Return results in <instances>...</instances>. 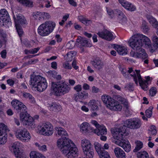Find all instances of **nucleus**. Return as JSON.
<instances>
[{
    "label": "nucleus",
    "instance_id": "1",
    "mask_svg": "<svg viewBox=\"0 0 158 158\" xmlns=\"http://www.w3.org/2000/svg\"><path fill=\"white\" fill-rule=\"evenodd\" d=\"M55 129L56 135L61 137L58 139L57 142L58 148L62 150L63 153L67 158L77 157L78 154V149L73 142L68 138L66 131L60 127H55Z\"/></svg>",
    "mask_w": 158,
    "mask_h": 158
},
{
    "label": "nucleus",
    "instance_id": "2",
    "mask_svg": "<svg viewBox=\"0 0 158 158\" xmlns=\"http://www.w3.org/2000/svg\"><path fill=\"white\" fill-rule=\"evenodd\" d=\"M69 85L63 81L57 82H52L51 89L54 94L56 96H60L69 93L71 89L70 85H74L75 81L70 79L69 80Z\"/></svg>",
    "mask_w": 158,
    "mask_h": 158
},
{
    "label": "nucleus",
    "instance_id": "3",
    "mask_svg": "<svg viewBox=\"0 0 158 158\" xmlns=\"http://www.w3.org/2000/svg\"><path fill=\"white\" fill-rule=\"evenodd\" d=\"M129 46L133 49L137 50L144 44L148 48L151 46L150 39L147 36L141 34H136L130 38L128 42Z\"/></svg>",
    "mask_w": 158,
    "mask_h": 158
},
{
    "label": "nucleus",
    "instance_id": "4",
    "mask_svg": "<svg viewBox=\"0 0 158 158\" xmlns=\"http://www.w3.org/2000/svg\"><path fill=\"white\" fill-rule=\"evenodd\" d=\"M111 131L113 136L117 139L115 143L122 147L126 152H129L131 148L130 144L127 140L124 139L123 137L126 130L123 127L114 128L112 129Z\"/></svg>",
    "mask_w": 158,
    "mask_h": 158
},
{
    "label": "nucleus",
    "instance_id": "5",
    "mask_svg": "<svg viewBox=\"0 0 158 158\" xmlns=\"http://www.w3.org/2000/svg\"><path fill=\"white\" fill-rule=\"evenodd\" d=\"M30 81L32 86L40 92L44 90L48 86L46 79L40 75H32Z\"/></svg>",
    "mask_w": 158,
    "mask_h": 158
},
{
    "label": "nucleus",
    "instance_id": "6",
    "mask_svg": "<svg viewBox=\"0 0 158 158\" xmlns=\"http://www.w3.org/2000/svg\"><path fill=\"white\" fill-rule=\"evenodd\" d=\"M103 102L106 104L107 107L112 110L120 111L122 106L119 102L115 100L110 96L104 94L101 97Z\"/></svg>",
    "mask_w": 158,
    "mask_h": 158
},
{
    "label": "nucleus",
    "instance_id": "7",
    "mask_svg": "<svg viewBox=\"0 0 158 158\" xmlns=\"http://www.w3.org/2000/svg\"><path fill=\"white\" fill-rule=\"evenodd\" d=\"M55 26L54 22L51 21H46L39 27L38 33L42 36H48L53 31Z\"/></svg>",
    "mask_w": 158,
    "mask_h": 158
},
{
    "label": "nucleus",
    "instance_id": "8",
    "mask_svg": "<svg viewBox=\"0 0 158 158\" xmlns=\"http://www.w3.org/2000/svg\"><path fill=\"white\" fill-rule=\"evenodd\" d=\"M40 134L49 136L52 135L54 129L52 125L49 122L43 123L39 126L38 128Z\"/></svg>",
    "mask_w": 158,
    "mask_h": 158
},
{
    "label": "nucleus",
    "instance_id": "9",
    "mask_svg": "<svg viewBox=\"0 0 158 158\" xmlns=\"http://www.w3.org/2000/svg\"><path fill=\"white\" fill-rule=\"evenodd\" d=\"M15 134L16 137L18 139L24 142H28L31 137L29 131L25 128L17 129L15 131Z\"/></svg>",
    "mask_w": 158,
    "mask_h": 158
},
{
    "label": "nucleus",
    "instance_id": "10",
    "mask_svg": "<svg viewBox=\"0 0 158 158\" xmlns=\"http://www.w3.org/2000/svg\"><path fill=\"white\" fill-rule=\"evenodd\" d=\"M20 117L23 125L26 127L35 128V125L33 118L28 114L27 111L23 113H20Z\"/></svg>",
    "mask_w": 158,
    "mask_h": 158
},
{
    "label": "nucleus",
    "instance_id": "11",
    "mask_svg": "<svg viewBox=\"0 0 158 158\" xmlns=\"http://www.w3.org/2000/svg\"><path fill=\"white\" fill-rule=\"evenodd\" d=\"M141 125V121L137 118H134L128 119L126 120L124 123V125L123 127H123L125 129V127H127L131 129H136L140 127Z\"/></svg>",
    "mask_w": 158,
    "mask_h": 158
},
{
    "label": "nucleus",
    "instance_id": "12",
    "mask_svg": "<svg viewBox=\"0 0 158 158\" xmlns=\"http://www.w3.org/2000/svg\"><path fill=\"white\" fill-rule=\"evenodd\" d=\"M11 25V22L9 15L7 11L5 9L0 10V25L1 26L9 27Z\"/></svg>",
    "mask_w": 158,
    "mask_h": 158
},
{
    "label": "nucleus",
    "instance_id": "13",
    "mask_svg": "<svg viewBox=\"0 0 158 158\" xmlns=\"http://www.w3.org/2000/svg\"><path fill=\"white\" fill-rule=\"evenodd\" d=\"M20 143L19 142H15L9 146V149L13 152L16 158H21L22 152L20 149Z\"/></svg>",
    "mask_w": 158,
    "mask_h": 158
},
{
    "label": "nucleus",
    "instance_id": "14",
    "mask_svg": "<svg viewBox=\"0 0 158 158\" xmlns=\"http://www.w3.org/2000/svg\"><path fill=\"white\" fill-rule=\"evenodd\" d=\"M11 105L14 110L20 112V113H23L26 111V106L23 103L17 100H13L11 102Z\"/></svg>",
    "mask_w": 158,
    "mask_h": 158
},
{
    "label": "nucleus",
    "instance_id": "15",
    "mask_svg": "<svg viewBox=\"0 0 158 158\" xmlns=\"http://www.w3.org/2000/svg\"><path fill=\"white\" fill-rule=\"evenodd\" d=\"M91 123L96 127L94 131V133L98 135H106L107 134V129L106 127L103 125H100L95 120H92Z\"/></svg>",
    "mask_w": 158,
    "mask_h": 158
},
{
    "label": "nucleus",
    "instance_id": "16",
    "mask_svg": "<svg viewBox=\"0 0 158 158\" xmlns=\"http://www.w3.org/2000/svg\"><path fill=\"white\" fill-rule=\"evenodd\" d=\"M137 74L138 78V80L139 85L144 90H147L148 89V82L151 81L150 77L149 76L145 77V80H143L140 74V71L139 70H135Z\"/></svg>",
    "mask_w": 158,
    "mask_h": 158
},
{
    "label": "nucleus",
    "instance_id": "17",
    "mask_svg": "<svg viewBox=\"0 0 158 158\" xmlns=\"http://www.w3.org/2000/svg\"><path fill=\"white\" fill-rule=\"evenodd\" d=\"M7 127L4 124H0V145H3L7 140V134L6 128Z\"/></svg>",
    "mask_w": 158,
    "mask_h": 158
},
{
    "label": "nucleus",
    "instance_id": "18",
    "mask_svg": "<svg viewBox=\"0 0 158 158\" xmlns=\"http://www.w3.org/2000/svg\"><path fill=\"white\" fill-rule=\"evenodd\" d=\"M138 51L135 52L131 51L130 52L131 56L135 58H141L145 59L148 57V55L146 53L144 49L141 48L140 49L136 50Z\"/></svg>",
    "mask_w": 158,
    "mask_h": 158
},
{
    "label": "nucleus",
    "instance_id": "19",
    "mask_svg": "<svg viewBox=\"0 0 158 158\" xmlns=\"http://www.w3.org/2000/svg\"><path fill=\"white\" fill-rule=\"evenodd\" d=\"M97 34L100 37L108 41H110L115 38L112 32L108 31L99 32Z\"/></svg>",
    "mask_w": 158,
    "mask_h": 158
},
{
    "label": "nucleus",
    "instance_id": "20",
    "mask_svg": "<svg viewBox=\"0 0 158 158\" xmlns=\"http://www.w3.org/2000/svg\"><path fill=\"white\" fill-rule=\"evenodd\" d=\"M88 96V94L85 91H83L81 92L75 94L73 98L76 102H82V101L87 98Z\"/></svg>",
    "mask_w": 158,
    "mask_h": 158
},
{
    "label": "nucleus",
    "instance_id": "21",
    "mask_svg": "<svg viewBox=\"0 0 158 158\" xmlns=\"http://www.w3.org/2000/svg\"><path fill=\"white\" fill-rule=\"evenodd\" d=\"M90 63L94 68L98 70L102 69L104 66L103 62L99 58H97L91 61Z\"/></svg>",
    "mask_w": 158,
    "mask_h": 158
},
{
    "label": "nucleus",
    "instance_id": "22",
    "mask_svg": "<svg viewBox=\"0 0 158 158\" xmlns=\"http://www.w3.org/2000/svg\"><path fill=\"white\" fill-rule=\"evenodd\" d=\"M13 18L15 25H23L26 23V20L24 17L21 14H19L17 15L16 18L15 15L13 16Z\"/></svg>",
    "mask_w": 158,
    "mask_h": 158
},
{
    "label": "nucleus",
    "instance_id": "23",
    "mask_svg": "<svg viewBox=\"0 0 158 158\" xmlns=\"http://www.w3.org/2000/svg\"><path fill=\"white\" fill-rule=\"evenodd\" d=\"M80 131L82 133H89L90 130H92L90 125L87 122H84L81 124L80 127Z\"/></svg>",
    "mask_w": 158,
    "mask_h": 158
},
{
    "label": "nucleus",
    "instance_id": "24",
    "mask_svg": "<svg viewBox=\"0 0 158 158\" xmlns=\"http://www.w3.org/2000/svg\"><path fill=\"white\" fill-rule=\"evenodd\" d=\"M128 69V77L127 78H130L131 77H132L135 84L137 85H138V78L136 72L135 73V72L133 71V68H129Z\"/></svg>",
    "mask_w": 158,
    "mask_h": 158
},
{
    "label": "nucleus",
    "instance_id": "25",
    "mask_svg": "<svg viewBox=\"0 0 158 158\" xmlns=\"http://www.w3.org/2000/svg\"><path fill=\"white\" fill-rule=\"evenodd\" d=\"M114 48L120 55H126L127 54V50L125 47L118 45H114Z\"/></svg>",
    "mask_w": 158,
    "mask_h": 158
},
{
    "label": "nucleus",
    "instance_id": "26",
    "mask_svg": "<svg viewBox=\"0 0 158 158\" xmlns=\"http://www.w3.org/2000/svg\"><path fill=\"white\" fill-rule=\"evenodd\" d=\"M116 11L118 13L117 20L119 23L122 24L126 23L127 19L122 11L118 9H117Z\"/></svg>",
    "mask_w": 158,
    "mask_h": 158
},
{
    "label": "nucleus",
    "instance_id": "27",
    "mask_svg": "<svg viewBox=\"0 0 158 158\" xmlns=\"http://www.w3.org/2000/svg\"><path fill=\"white\" fill-rule=\"evenodd\" d=\"M81 143L83 151L93 148V146L90 141L86 139H82Z\"/></svg>",
    "mask_w": 158,
    "mask_h": 158
},
{
    "label": "nucleus",
    "instance_id": "28",
    "mask_svg": "<svg viewBox=\"0 0 158 158\" xmlns=\"http://www.w3.org/2000/svg\"><path fill=\"white\" fill-rule=\"evenodd\" d=\"M114 152L117 158H126L125 152L121 148H116L114 149Z\"/></svg>",
    "mask_w": 158,
    "mask_h": 158
},
{
    "label": "nucleus",
    "instance_id": "29",
    "mask_svg": "<svg viewBox=\"0 0 158 158\" xmlns=\"http://www.w3.org/2000/svg\"><path fill=\"white\" fill-rule=\"evenodd\" d=\"M47 106L50 110L55 111L56 112L60 110L61 108L60 105L54 102L48 104Z\"/></svg>",
    "mask_w": 158,
    "mask_h": 158
},
{
    "label": "nucleus",
    "instance_id": "30",
    "mask_svg": "<svg viewBox=\"0 0 158 158\" xmlns=\"http://www.w3.org/2000/svg\"><path fill=\"white\" fill-rule=\"evenodd\" d=\"M77 41L80 43L83 46L91 47L92 46V44L90 42L86 40L81 38V37H78Z\"/></svg>",
    "mask_w": 158,
    "mask_h": 158
},
{
    "label": "nucleus",
    "instance_id": "31",
    "mask_svg": "<svg viewBox=\"0 0 158 158\" xmlns=\"http://www.w3.org/2000/svg\"><path fill=\"white\" fill-rule=\"evenodd\" d=\"M83 152L85 158H93L94 155L93 148L83 151Z\"/></svg>",
    "mask_w": 158,
    "mask_h": 158
},
{
    "label": "nucleus",
    "instance_id": "32",
    "mask_svg": "<svg viewBox=\"0 0 158 158\" xmlns=\"http://www.w3.org/2000/svg\"><path fill=\"white\" fill-rule=\"evenodd\" d=\"M88 105L91 108L92 111H97L98 110V104L95 100L93 99L90 100L88 103Z\"/></svg>",
    "mask_w": 158,
    "mask_h": 158
},
{
    "label": "nucleus",
    "instance_id": "33",
    "mask_svg": "<svg viewBox=\"0 0 158 158\" xmlns=\"http://www.w3.org/2000/svg\"><path fill=\"white\" fill-rule=\"evenodd\" d=\"M30 157L31 158H46L42 154L36 151L31 152Z\"/></svg>",
    "mask_w": 158,
    "mask_h": 158
},
{
    "label": "nucleus",
    "instance_id": "34",
    "mask_svg": "<svg viewBox=\"0 0 158 158\" xmlns=\"http://www.w3.org/2000/svg\"><path fill=\"white\" fill-rule=\"evenodd\" d=\"M17 1L23 5L27 7H32L33 6V2L29 0H17Z\"/></svg>",
    "mask_w": 158,
    "mask_h": 158
},
{
    "label": "nucleus",
    "instance_id": "35",
    "mask_svg": "<svg viewBox=\"0 0 158 158\" xmlns=\"http://www.w3.org/2000/svg\"><path fill=\"white\" fill-rule=\"evenodd\" d=\"M94 148L98 154L99 155L102 151L105 150L104 149L101 147V144L98 142H95L94 144Z\"/></svg>",
    "mask_w": 158,
    "mask_h": 158
},
{
    "label": "nucleus",
    "instance_id": "36",
    "mask_svg": "<svg viewBox=\"0 0 158 158\" xmlns=\"http://www.w3.org/2000/svg\"><path fill=\"white\" fill-rule=\"evenodd\" d=\"M136 147L133 150V152H136L140 150L143 147V143L139 141H137L135 142Z\"/></svg>",
    "mask_w": 158,
    "mask_h": 158
},
{
    "label": "nucleus",
    "instance_id": "37",
    "mask_svg": "<svg viewBox=\"0 0 158 158\" xmlns=\"http://www.w3.org/2000/svg\"><path fill=\"white\" fill-rule=\"evenodd\" d=\"M117 9H116L114 10H113L107 8V12L110 17L113 18L116 15H118V13L116 11Z\"/></svg>",
    "mask_w": 158,
    "mask_h": 158
},
{
    "label": "nucleus",
    "instance_id": "38",
    "mask_svg": "<svg viewBox=\"0 0 158 158\" xmlns=\"http://www.w3.org/2000/svg\"><path fill=\"white\" fill-rule=\"evenodd\" d=\"M157 133L156 127L155 126L152 125L150 126L148 132V134L150 136L155 135Z\"/></svg>",
    "mask_w": 158,
    "mask_h": 158
},
{
    "label": "nucleus",
    "instance_id": "39",
    "mask_svg": "<svg viewBox=\"0 0 158 158\" xmlns=\"http://www.w3.org/2000/svg\"><path fill=\"white\" fill-rule=\"evenodd\" d=\"M118 1L121 5L127 10L128 6L129 5L130 2L125 0H118Z\"/></svg>",
    "mask_w": 158,
    "mask_h": 158
},
{
    "label": "nucleus",
    "instance_id": "40",
    "mask_svg": "<svg viewBox=\"0 0 158 158\" xmlns=\"http://www.w3.org/2000/svg\"><path fill=\"white\" fill-rule=\"evenodd\" d=\"M141 29L144 33L148 32L149 30V28L147 25V23L145 21L142 22V24L141 26Z\"/></svg>",
    "mask_w": 158,
    "mask_h": 158
},
{
    "label": "nucleus",
    "instance_id": "41",
    "mask_svg": "<svg viewBox=\"0 0 158 158\" xmlns=\"http://www.w3.org/2000/svg\"><path fill=\"white\" fill-rule=\"evenodd\" d=\"M33 18L36 20L41 21V12H36L33 13L32 15Z\"/></svg>",
    "mask_w": 158,
    "mask_h": 158
},
{
    "label": "nucleus",
    "instance_id": "42",
    "mask_svg": "<svg viewBox=\"0 0 158 158\" xmlns=\"http://www.w3.org/2000/svg\"><path fill=\"white\" fill-rule=\"evenodd\" d=\"M35 145L39 149L42 151H46L47 150V147L45 145H41L38 143H35Z\"/></svg>",
    "mask_w": 158,
    "mask_h": 158
},
{
    "label": "nucleus",
    "instance_id": "43",
    "mask_svg": "<svg viewBox=\"0 0 158 158\" xmlns=\"http://www.w3.org/2000/svg\"><path fill=\"white\" fill-rule=\"evenodd\" d=\"M99 155L100 158H110L109 153L105 150H103V151Z\"/></svg>",
    "mask_w": 158,
    "mask_h": 158
},
{
    "label": "nucleus",
    "instance_id": "44",
    "mask_svg": "<svg viewBox=\"0 0 158 158\" xmlns=\"http://www.w3.org/2000/svg\"><path fill=\"white\" fill-rule=\"evenodd\" d=\"M18 34L20 37H21L23 34V31L21 27V25H15Z\"/></svg>",
    "mask_w": 158,
    "mask_h": 158
},
{
    "label": "nucleus",
    "instance_id": "45",
    "mask_svg": "<svg viewBox=\"0 0 158 158\" xmlns=\"http://www.w3.org/2000/svg\"><path fill=\"white\" fill-rule=\"evenodd\" d=\"M139 158H149L148 153L146 151L141 152L138 155Z\"/></svg>",
    "mask_w": 158,
    "mask_h": 158
},
{
    "label": "nucleus",
    "instance_id": "46",
    "mask_svg": "<svg viewBox=\"0 0 158 158\" xmlns=\"http://www.w3.org/2000/svg\"><path fill=\"white\" fill-rule=\"evenodd\" d=\"M152 106H150L145 111L146 115L148 118H150L152 115V110L153 109Z\"/></svg>",
    "mask_w": 158,
    "mask_h": 158
},
{
    "label": "nucleus",
    "instance_id": "47",
    "mask_svg": "<svg viewBox=\"0 0 158 158\" xmlns=\"http://www.w3.org/2000/svg\"><path fill=\"white\" fill-rule=\"evenodd\" d=\"M41 17L42 18L41 19V21L49 19L50 17V16L49 14L47 13L44 12H41Z\"/></svg>",
    "mask_w": 158,
    "mask_h": 158
},
{
    "label": "nucleus",
    "instance_id": "48",
    "mask_svg": "<svg viewBox=\"0 0 158 158\" xmlns=\"http://www.w3.org/2000/svg\"><path fill=\"white\" fill-rule=\"evenodd\" d=\"M152 40L154 46L158 48V37L156 35H154L152 37Z\"/></svg>",
    "mask_w": 158,
    "mask_h": 158
},
{
    "label": "nucleus",
    "instance_id": "49",
    "mask_svg": "<svg viewBox=\"0 0 158 158\" xmlns=\"http://www.w3.org/2000/svg\"><path fill=\"white\" fill-rule=\"evenodd\" d=\"M147 19L150 23L152 25L155 23H157V21L156 19L152 16H147Z\"/></svg>",
    "mask_w": 158,
    "mask_h": 158
},
{
    "label": "nucleus",
    "instance_id": "50",
    "mask_svg": "<svg viewBox=\"0 0 158 158\" xmlns=\"http://www.w3.org/2000/svg\"><path fill=\"white\" fill-rule=\"evenodd\" d=\"M62 67L63 68L67 69H71L72 67L68 61H65L63 63Z\"/></svg>",
    "mask_w": 158,
    "mask_h": 158
},
{
    "label": "nucleus",
    "instance_id": "51",
    "mask_svg": "<svg viewBox=\"0 0 158 158\" xmlns=\"http://www.w3.org/2000/svg\"><path fill=\"white\" fill-rule=\"evenodd\" d=\"M120 70L123 76L125 78H127L128 77V70H127L125 68H121Z\"/></svg>",
    "mask_w": 158,
    "mask_h": 158
},
{
    "label": "nucleus",
    "instance_id": "52",
    "mask_svg": "<svg viewBox=\"0 0 158 158\" xmlns=\"http://www.w3.org/2000/svg\"><path fill=\"white\" fill-rule=\"evenodd\" d=\"M79 20L82 22L84 23H85L86 24H89L91 22V21L90 20H86L82 16H80L78 17Z\"/></svg>",
    "mask_w": 158,
    "mask_h": 158
},
{
    "label": "nucleus",
    "instance_id": "53",
    "mask_svg": "<svg viewBox=\"0 0 158 158\" xmlns=\"http://www.w3.org/2000/svg\"><path fill=\"white\" fill-rule=\"evenodd\" d=\"M43 4V5L41 6L42 7H43L44 5L45 7L47 8L50 7L52 5L51 2L50 1L48 0L44 1Z\"/></svg>",
    "mask_w": 158,
    "mask_h": 158
},
{
    "label": "nucleus",
    "instance_id": "54",
    "mask_svg": "<svg viewBox=\"0 0 158 158\" xmlns=\"http://www.w3.org/2000/svg\"><path fill=\"white\" fill-rule=\"evenodd\" d=\"M157 93V89L155 87L152 88L150 90V95L152 96H154Z\"/></svg>",
    "mask_w": 158,
    "mask_h": 158
},
{
    "label": "nucleus",
    "instance_id": "55",
    "mask_svg": "<svg viewBox=\"0 0 158 158\" xmlns=\"http://www.w3.org/2000/svg\"><path fill=\"white\" fill-rule=\"evenodd\" d=\"M128 7V8L127 9L128 10H129L131 11H134L136 9V7L135 6L133 5L131 2H130L129 5Z\"/></svg>",
    "mask_w": 158,
    "mask_h": 158
},
{
    "label": "nucleus",
    "instance_id": "56",
    "mask_svg": "<svg viewBox=\"0 0 158 158\" xmlns=\"http://www.w3.org/2000/svg\"><path fill=\"white\" fill-rule=\"evenodd\" d=\"M21 93L22 96L24 98L27 99H29V98L31 96V95L30 94L27 92H21Z\"/></svg>",
    "mask_w": 158,
    "mask_h": 158
},
{
    "label": "nucleus",
    "instance_id": "57",
    "mask_svg": "<svg viewBox=\"0 0 158 158\" xmlns=\"http://www.w3.org/2000/svg\"><path fill=\"white\" fill-rule=\"evenodd\" d=\"M73 89L76 91V92L79 93L82 90L81 85H78L73 87Z\"/></svg>",
    "mask_w": 158,
    "mask_h": 158
},
{
    "label": "nucleus",
    "instance_id": "58",
    "mask_svg": "<svg viewBox=\"0 0 158 158\" xmlns=\"http://www.w3.org/2000/svg\"><path fill=\"white\" fill-rule=\"evenodd\" d=\"M40 48L39 47L35 48L30 50V53L31 54H34L36 53L40 50Z\"/></svg>",
    "mask_w": 158,
    "mask_h": 158
},
{
    "label": "nucleus",
    "instance_id": "59",
    "mask_svg": "<svg viewBox=\"0 0 158 158\" xmlns=\"http://www.w3.org/2000/svg\"><path fill=\"white\" fill-rule=\"evenodd\" d=\"M7 52L6 50H4L1 51L0 53L1 57L3 59H5L6 57Z\"/></svg>",
    "mask_w": 158,
    "mask_h": 158
},
{
    "label": "nucleus",
    "instance_id": "60",
    "mask_svg": "<svg viewBox=\"0 0 158 158\" xmlns=\"http://www.w3.org/2000/svg\"><path fill=\"white\" fill-rule=\"evenodd\" d=\"M7 84L10 86H13L15 83L14 81L12 79H9L7 80Z\"/></svg>",
    "mask_w": 158,
    "mask_h": 158
},
{
    "label": "nucleus",
    "instance_id": "61",
    "mask_svg": "<svg viewBox=\"0 0 158 158\" xmlns=\"http://www.w3.org/2000/svg\"><path fill=\"white\" fill-rule=\"evenodd\" d=\"M52 68L54 69H56L57 68V64L55 61L52 62L51 63Z\"/></svg>",
    "mask_w": 158,
    "mask_h": 158
},
{
    "label": "nucleus",
    "instance_id": "62",
    "mask_svg": "<svg viewBox=\"0 0 158 158\" xmlns=\"http://www.w3.org/2000/svg\"><path fill=\"white\" fill-rule=\"evenodd\" d=\"M99 91V89L98 88L95 86H93L92 87V92L94 93H97Z\"/></svg>",
    "mask_w": 158,
    "mask_h": 158
},
{
    "label": "nucleus",
    "instance_id": "63",
    "mask_svg": "<svg viewBox=\"0 0 158 158\" xmlns=\"http://www.w3.org/2000/svg\"><path fill=\"white\" fill-rule=\"evenodd\" d=\"M37 59H31L28 62V63L29 64H31L36 63L38 61Z\"/></svg>",
    "mask_w": 158,
    "mask_h": 158
},
{
    "label": "nucleus",
    "instance_id": "64",
    "mask_svg": "<svg viewBox=\"0 0 158 158\" xmlns=\"http://www.w3.org/2000/svg\"><path fill=\"white\" fill-rule=\"evenodd\" d=\"M133 84L131 83H130L126 85L125 88H127L128 89H130L133 88Z\"/></svg>",
    "mask_w": 158,
    "mask_h": 158
}]
</instances>
